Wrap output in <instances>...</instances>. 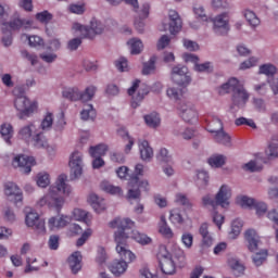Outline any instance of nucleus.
<instances>
[{"label":"nucleus","mask_w":278,"mask_h":278,"mask_svg":"<svg viewBox=\"0 0 278 278\" xmlns=\"http://www.w3.org/2000/svg\"><path fill=\"white\" fill-rule=\"evenodd\" d=\"M160 267L164 275H175L177 273V265H175L173 257L161 261Z\"/></svg>","instance_id":"28"},{"label":"nucleus","mask_w":278,"mask_h":278,"mask_svg":"<svg viewBox=\"0 0 278 278\" xmlns=\"http://www.w3.org/2000/svg\"><path fill=\"white\" fill-rule=\"evenodd\" d=\"M144 175V165L137 164L135 167V174L129 177L128 186L131 188L128 190L127 199H140V188L149 190V181H140V177Z\"/></svg>","instance_id":"5"},{"label":"nucleus","mask_w":278,"mask_h":278,"mask_svg":"<svg viewBox=\"0 0 278 278\" xmlns=\"http://www.w3.org/2000/svg\"><path fill=\"white\" fill-rule=\"evenodd\" d=\"M34 144L37 149H49V142L42 132H38L33 137Z\"/></svg>","instance_id":"43"},{"label":"nucleus","mask_w":278,"mask_h":278,"mask_svg":"<svg viewBox=\"0 0 278 278\" xmlns=\"http://www.w3.org/2000/svg\"><path fill=\"white\" fill-rule=\"evenodd\" d=\"M21 55L25 60H28L31 66H36V64H38V55H36L35 53H29L27 50H22Z\"/></svg>","instance_id":"59"},{"label":"nucleus","mask_w":278,"mask_h":278,"mask_svg":"<svg viewBox=\"0 0 278 278\" xmlns=\"http://www.w3.org/2000/svg\"><path fill=\"white\" fill-rule=\"evenodd\" d=\"M235 125L237 127H240L242 125H247L248 127H252V129H255L257 126L255 125V122L253 119H248L247 117H239L235 121Z\"/></svg>","instance_id":"60"},{"label":"nucleus","mask_w":278,"mask_h":278,"mask_svg":"<svg viewBox=\"0 0 278 278\" xmlns=\"http://www.w3.org/2000/svg\"><path fill=\"white\" fill-rule=\"evenodd\" d=\"M74 220H80L83 223H88V213L81 208H75L73 211Z\"/></svg>","instance_id":"54"},{"label":"nucleus","mask_w":278,"mask_h":278,"mask_svg":"<svg viewBox=\"0 0 278 278\" xmlns=\"http://www.w3.org/2000/svg\"><path fill=\"white\" fill-rule=\"evenodd\" d=\"M168 18H169V34L175 36V34H179L181 31L182 22L181 17L179 16V13L175 10H169L168 12Z\"/></svg>","instance_id":"18"},{"label":"nucleus","mask_w":278,"mask_h":278,"mask_svg":"<svg viewBox=\"0 0 278 278\" xmlns=\"http://www.w3.org/2000/svg\"><path fill=\"white\" fill-rule=\"evenodd\" d=\"M230 199H231V189L227 185H223L220 187L219 191L215 195V199L210 195H205L202 198V203L204 207L213 208L214 211L213 223L216 224L218 229L223 227V223H225V216H223L222 214H218V212H216V207H218V205L220 207H227L229 205Z\"/></svg>","instance_id":"3"},{"label":"nucleus","mask_w":278,"mask_h":278,"mask_svg":"<svg viewBox=\"0 0 278 278\" xmlns=\"http://www.w3.org/2000/svg\"><path fill=\"white\" fill-rule=\"evenodd\" d=\"M96 92L97 87L94 86L87 87L84 92H79L77 87H73L64 89L62 94L64 99L70 101H83V103H86V101H91Z\"/></svg>","instance_id":"7"},{"label":"nucleus","mask_w":278,"mask_h":278,"mask_svg":"<svg viewBox=\"0 0 278 278\" xmlns=\"http://www.w3.org/2000/svg\"><path fill=\"white\" fill-rule=\"evenodd\" d=\"M181 243L184 244L185 249H192V244H194V236H192L190 232L182 233Z\"/></svg>","instance_id":"55"},{"label":"nucleus","mask_w":278,"mask_h":278,"mask_svg":"<svg viewBox=\"0 0 278 278\" xmlns=\"http://www.w3.org/2000/svg\"><path fill=\"white\" fill-rule=\"evenodd\" d=\"M245 242H248V249L251 253H255L257 245L260 244V236L255 229H248L244 232Z\"/></svg>","instance_id":"19"},{"label":"nucleus","mask_w":278,"mask_h":278,"mask_svg":"<svg viewBox=\"0 0 278 278\" xmlns=\"http://www.w3.org/2000/svg\"><path fill=\"white\" fill-rule=\"evenodd\" d=\"M166 92L167 97L174 101H179L184 97V89L168 88Z\"/></svg>","instance_id":"52"},{"label":"nucleus","mask_w":278,"mask_h":278,"mask_svg":"<svg viewBox=\"0 0 278 278\" xmlns=\"http://www.w3.org/2000/svg\"><path fill=\"white\" fill-rule=\"evenodd\" d=\"M156 160L159 162H164L165 164H168V162H173V157L170 156V154H168L166 148H163L159 151V153L156 154Z\"/></svg>","instance_id":"56"},{"label":"nucleus","mask_w":278,"mask_h":278,"mask_svg":"<svg viewBox=\"0 0 278 278\" xmlns=\"http://www.w3.org/2000/svg\"><path fill=\"white\" fill-rule=\"evenodd\" d=\"M88 203H90L91 207L97 212V214H101V212H105V200L99 198V195L91 193L88 197Z\"/></svg>","instance_id":"25"},{"label":"nucleus","mask_w":278,"mask_h":278,"mask_svg":"<svg viewBox=\"0 0 278 278\" xmlns=\"http://www.w3.org/2000/svg\"><path fill=\"white\" fill-rule=\"evenodd\" d=\"M208 164L212 166V168H220L222 166H225V156L223 155H213L208 159Z\"/></svg>","instance_id":"46"},{"label":"nucleus","mask_w":278,"mask_h":278,"mask_svg":"<svg viewBox=\"0 0 278 278\" xmlns=\"http://www.w3.org/2000/svg\"><path fill=\"white\" fill-rule=\"evenodd\" d=\"M228 266L237 273L236 275L239 277V275H242L244 273V265L241 264L238 258L230 257L228 258Z\"/></svg>","instance_id":"42"},{"label":"nucleus","mask_w":278,"mask_h":278,"mask_svg":"<svg viewBox=\"0 0 278 278\" xmlns=\"http://www.w3.org/2000/svg\"><path fill=\"white\" fill-rule=\"evenodd\" d=\"M0 134L3 140L10 144V140H12V136H14V128L11 126V124L4 123L0 126Z\"/></svg>","instance_id":"31"},{"label":"nucleus","mask_w":278,"mask_h":278,"mask_svg":"<svg viewBox=\"0 0 278 278\" xmlns=\"http://www.w3.org/2000/svg\"><path fill=\"white\" fill-rule=\"evenodd\" d=\"M68 176L61 174L55 181V186H51L49 192L38 201L39 207L47 206L50 210H55L58 214H60L62 207H64L65 200L63 197H60L58 192H62L65 197L71 194L72 189L71 186L66 184Z\"/></svg>","instance_id":"2"},{"label":"nucleus","mask_w":278,"mask_h":278,"mask_svg":"<svg viewBox=\"0 0 278 278\" xmlns=\"http://www.w3.org/2000/svg\"><path fill=\"white\" fill-rule=\"evenodd\" d=\"M27 38L29 47H42V45H45V40L39 36H29Z\"/></svg>","instance_id":"63"},{"label":"nucleus","mask_w":278,"mask_h":278,"mask_svg":"<svg viewBox=\"0 0 278 278\" xmlns=\"http://www.w3.org/2000/svg\"><path fill=\"white\" fill-rule=\"evenodd\" d=\"M169 220L173 225H184V216H181L177 208L170 211Z\"/></svg>","instance_id":"51"},{"label":"nucleus","mask_w":278,"mask_h":278,"mask_svg":"<svg viewBox=\"0 0 278 278\" xmlns=\"http://www.w3.org/2000/svg\"><path fill=\"white\" fill-rule=\"evenodd\" d=\"M34 129H36V126H34V124H30L28 126H24L18 131L20 138H22V140H26V142L29 141L31 139V134H33Z\"/></svg>","instance_id":"45"},{"label":"nucleus","mask_w":278,"mask_h":278,"mask_svg":"<svg viewBox=\"0 0 278 278\" xmlns=\"http://www.w3.org/2000/svg\"><path fill=\"white\" fill-rule=\"evenodd\" d=\"M266 257H268V251L262 250L261 252L255 253L252 260L255 266H262V264L266 262Z\"/></svg>","instance_id":"49"},{"label":"nucleus","mask_w":278,"mask_h":278,"mask_svg":"<svg viewBox=\"0 0 278 278\" xmlns=\"http://www.w3.org/2000/svg\"><path fill=\"white\" fill-rule=\"evenodd\" d=\"M70 268L74 275L81 270V252H74L67 260Z\"/></svg>","instance_id":"24"},{"label":"nucleus","mask_w":278,"mask_h":278,"mask_svg":"<svg viewBox=\"0 0 278 278\" xmlns=\"http://www.w3.org/2000/svg\"><path fill=\"white\" fill-rule=\"evenodd\" d=\"M217 92L218 94H229V92H232V104L238 108H240V105H247V101H249L250 97L244 86H242L240 80L236 77L229 78L227 83L218 87Z\"/></svg>","instance_id":"4"},{"label":"nucleus","mask_w":278,"mask_h":278,"mask_svg":"<svg viewBox=\"0 0 278 278\" xmlns=\"http://www.w3.org/2000/svg\"><path fill=\"white\" fill-rule=\"evenodd\" d=\"M108 153V144L105 143H100L94 147H90L89 149V154L91 157H103Z\"/></svg>","instance_id":"32"},{"label":"nucleus","mask_w":278,"mask_h":278,"mask_svg":"<svg viewBox=\"0 0 278 278\" xmlns=\"http://www.w3.org/2000/svg\"><path fill=\"white\" fill-rule=\"evenodd\" d=\"M197 177V186L200 190L205 188L210 182V175L205 170H199Z\"/></svg>","instance_id":"40"},{"label":"nucleus","mask_w":278,"mask_h":278,"mask_svg":"<svg viewBox=\"0 0 278 278\" xmlns=\"http://www.w3.org/2000/svg\"><path fill=\"white\" fill-rule=\"evenodd\" d=\"M156 257L159 262H164V260H169L170 257H173V254L168 252V248H166V245L161 244L159 245Z\"/></svg>","instance_id":"47"},{"label":"nucleus","mask_w":278,"mask_h":278,"mask_svg":"<svg viewBox=\"0 0 278 278\" xmlns=\"http://www.w3.org/2000/svg\"><path fill=\"white\" fill-rule=\"evenodd\" d=\"M213 22V29L217 36H227L229 34V21L227 20V13L217 15Z\"/></svg>","instance_id":"14"},{"label":"nucleus","mask_w":278,"mask_h":278,"mask_svg":"<svg viewBox=\"0 0 278 278\" xmlns=\"http://www.w3.org/2000/svg\"><path fill=\"white\" fill-rule=\"evenodd\" d=\"M24 25H25V21L21 18H15L10 23L4 22L2 23V34H5L8 31V27L10 29L16 30V29H21V27H23Z\"/></svg>","instance_id":"33"},{"label":"nucleus","mask_w":278,"mask_h":278,"mask_svg":"<svg viewBox=\"0 0 278 278\" xmlns=\"http://www.w3.org/2000/svg\"><path fill=\"white\" fill-rule=\"evenodd\" d=\"M159 233H161V236H163L164 238H167V240H170L173 236H175L173 229H170V226H168V223L166 222L165 215H162L160 217Z\"/></svg>","instance_id":"27"},{"label":"nucleus","mask_w":278,"mask_h":278,"mask_svg":"<svg viewBox=\"0 0 278 278\" xmlns=\"http://www.w3.org/2000/svg\"><path fill=\"white\" fill-rule=\"evenodd\" d=\"M127 45L130 46V53L131 55H138L140 53H142V49H143V45L142 41L140 39H130Z\"/></svg>","instance_id":"37"},{"label":"nucleus","mask_w":278,"mask_h":278,"mask_svg":"<svg viewBox=\"0 0 278 278\" xmlns=\"http://www.w3.org/2000/svg\"><path fill=\"white\" fill-rule=\"evenodd\" d=\"M172 79L177 86L186 88L192 81L186 65H176L172 68Z\"/></svg>","instance_id":"9"},{"label":"nucleus","mask_w":278,"mask_h":278,"mask_svg":"<svg viewBox=\"0 0 278 278\" xmlns=\"http://www.w3.org/2000/svg\"><path fill=\"white\" fill-rule=\"evenodd\" d=\"M25 223L27 227H33V229L38 231V233H47L45 220L40 219V215H38V213L30 211L28 214H26Z\"/></svg>","instance_id":"13"},{"label":"nucleus","mask_w":278,"mask_h":278,"mask_svg":"<svg viewBox=\"0 0 278 278\" xmlns=\"http://www.w3.org/2000/svg\"><path fill=\"white\" fill-rule=\"evenodd\" d=\"M149 10H151V5L149 3H144L141 7V10L138 12L139 20H135V28L139 34H142L144 31V18H149Z\"/></svg>","instance_id":"21"},{"label":"nucleus","mask_w":278,"mask_h":278,"mask_svg":"<svg viewBox=\"0 0 278 278\" xmlns=\"http://www.w3.org/2000/svg\"><path fill=\"white\" fill-rule=\"evenodd\" d=\"M269 156L270 157H278V136H274L268 146Z\"/></svg>","instance_id":"53"},{"label":"nucleus","mask_w":278,"mask_h":278,"mask_svg":"<svg viewBox=\"0 0 278 278\" xmlns=\"http://www.w3.org/2000/svg\"><path fill=\"white\" fill-rule=\"evenodd\" d=\"M51 184V178L48 173H39L37 175V186L39 188H47Z\"/></svg>","instance_id":"50"},{"label":"nucleus","mask_w":278,"mask_h":278,"mask_svg":"<svg viewBox=\"0 0 278 278\" xmlns=\"http://www.w3.org/2000/svg\"><path fill=\"white\" fill-rule=\"evenodd\" d=\"M72 29H74V31H79L81 38H88L89 40H92L94 36L103 34V30L105 28L103 27V24H101V22L92 20L90 23V27L84 26L79 23H74Z\"/></svg>","instance_id":"8"},{"label":"nucleus","mask_w":278,"mask_h":278,"mask_svg":"<svg viewBox=\"0 0 278 278\" xmlns=\"http://www.w3.org/2000/svg\"><path fill=\"white\" fill-rule=\"evenodd\" d=\"M256 203L257 201H255V199L249 198L247 195L239 198V204L241 207H255Z\"/></svg>","instance_id":"58"},{"label":"nucleus","mask_w":278,"mask_h":278,"mask_svg":"<svg viewBox=\"0 0 278 278\" xmlns=\"http://www.w3.org/2000/svg\"><path fill=\"white\" fill-rule=\"evenodd\" d=\"M4 194H7V197H13L11 201H14L15 205L23 203V191H21L18 186L14 182H7L4 185Z\"/></svg>","instance_id":"17"},{"label":"nucleus","mask_w":278,"mask_h":278,"mask_svg":"<svg viewBox=\"0 0 278 278\" xmlns=\"http://www.w3.org/2000/svg\"><path fill=\"white\" fill-rule=\"evenodd\" d=\"M143 118H144L146 125H148V127H151L152 129H156V127L162 123V119L160 118V114L155 112L144 115Z\"/></svg>","instance_id":"29"},{"label":"nucleus","mask_w":278,"mask_h":278,"mask_svg":"<svg viewBox=\"0 0 278 278\" xmlns=\"http://www.w3.org/2000/svg\"><path fill=\"white\" fill-rule=\"evenodd\" d=\"M117 134L118 136H121V138L128 141L125 147V153H129L131 151V148L134 147V139L131 138V136H129V132L125 128H119L117 130Z\"/></svg>","instance_id":"36"},{"label":"nucleus","mask_w":278,"mask_h":278,"mask_svg":"<svg viewBox=\"0 0 278 278\" xmlns=\"http://www.w3.org/2000/svg\"><path fill=\"white\" fill-rule=\"evenodd\" d=\"M243 16L252 27H257V25H260V17H257L255 12L247 9L243 11Z\"/></svg>","instance_id":"38"},{"label":"nucleus","mask_w":278,"mask_h":278,"mask_svg":"<svg viewBox=\"0 0 278 278\" xmlns=\"http://www.w3.org/2000/svg\"><path fill=\"white\" fill-rule=\"evenodd\" d=\"M70 220L71 218L65 215H61L60 217H51L48 220V227L51 231L62 229L68 225Z\"/></svg>","instance_id":"22"},{"label":"nucleus","mask_w":278,"mask_h":278,"mask_svg":"<svg viewBox=\"0 0 278 278\" xmlns=\"http://www.w3.org/2000/svg\"><path fill=\"white\" fill-rule=\"evenodd\" d=\"M119 256L122 261H114L110 266V270L115 277H121V275L127 270V262H130L128 260H124L123 255Z\"/></svg>","instance_id":"23"},{"label":"nucleus","mask_w":278,"mask_h":278,"mask_svg":"<svg viewBox=\"0 0 278 278\" xmlns=\"http://www.w3.org/2000/svg\"><path fill=\"white\" fill-rule=\"evenodd\" d=\"M53 18V15L49 11L39 12L36 14V20L39 23H49Z\"/></svg>","instance_id":"61"},{"label":"nucleus","mask_w":278,"mask_h":278,"mask_svg":"<svg viewBox=\"0 0 278 278\" xmlns=\"http://www.w3.org/2000/svg\"><path fill=\"white\" fill-rule=\"evenodd\" d=\"M254 210L256 212V215L264 216V214H266V212H268V206L264 202H256L254 204Z\"/></svg>","instance_id":"62"},{"label":"nucleus","mask_w":278,"mask_h":278,"mask_svg":"<svg viewBox=\"0 0 278 278\" xmlns=\"http://www.w3.org/2000/svg\"><path fill=\"white\" fill-rule=\"evenodd\" d=\"M81 47V38H74L67 42V49L70 51H77Z\"/></svg>","instance_id":"64"},{"label":"nucleus","mask_w":278,"mask_h":278,"mask_svg":"<svg viewBox=\"0 0 278 278\" xmlns=\"http://www.w3.org/2000/svg\"><path fill=\"white\" fill-rule=\"evenodd\" d=\"M70 168L74 175L72 176V179H77L78 177H81V173L84 168H83V159L79 151H75L72 153L70 157Z\"/></svg>","instance_id":"15"},{"label":"nucleus","mask_w":278,"mask_h":278,"mask_svg":"<svg viewBox=\"0 0 278 278\" xmlns=\"http://www.w3.org/2000/svg\"><path fill=\"white\" fill-rule=\"evenodd\" d=\"M242 222L240 218H237L231 224V231L230 233L233 236V238H237V236H240V232L242 231Z\"/></svg>","instance_id":"57"},{"label":"nucleus","mask_w":278,"mask_h":278,"mask_svg":"<svg viewBox=\"0 0 278 278\" xmlns=\"http://www.w3.org/2000/svg\"><path fill=\"white\" fill-rule=\"evenodd\" d=\"M180 116L185 123H197L199 121V113L194 105L190 102L179 105Z\"/></svg>","instance_id":"12"},{"label":"nucleus","mask_w":278,"mask_h":278,"mask_svg":"<svg viewBox=\"0 0 278 278\" xmlns=\"http://www.w3.org/2000/svg\"><path fill=\"white\" fill-rule=\"evenodd\" d=\"M51 127H53V113L48 112L41 121L40 128L42 131H47L48 129H51Z\"/></svg>","instance_id":"48"},{"label":"nucleus","mask_w":278,"mask_h":278,"mask_svg":"<svg viewBox=\"0 0 278 278\" xmlns=\"http://www.w3.org/2000/svg\"><path fill=\"white\" fill-rule=\"evenodd\" d=\"M100 188L101 190L108 192L109 194H116L117 197H121V194H123V189H121V187L111 185L108 181H102Z\"/></svg>","instance_id":"34"},{"label":"nucleus","mask_w":278,"mask_h":278,"mask_svg":"<svg viewBox=\"0 0 278 278\" xmlns=\"http://www.w3.org/2000/svg\"><path fill=\"white\" fill-rule=\"evenodd\" d=\"M80 117L83 121H94L97 117V111L92 104H87L86 108L80 112Z\"/></svg>","instance_id":"35"},{"label":"nucleus","mask_w":278,"mask_h":278,"mask_svg":"<svg viewBox=\"0 0 278 278\" xmlns=\"http://www.w3.org/2000/svg\"><path fill=\"white\" fill-rule=\"evenodd\" d=\"M17 92L20 96L15 98L14 105L16 111L20 112V117L31 116L34 111L38 110V103L29 101L22 89H14V94H17Z\"/></svg>","instance_id":"6"},{"label":"nucleus","mask_w":278,"mask_h":278,"mask_svg":"<svg viewBox=\"0 0 278 278\" xmlns=\"http://www.w3.org/2000/svg\"><path fill=\"white\" fill-rule=\"evenodd\" d=\"M135 223L129 218L116 217L114 220L109 223L111 229H117L115 232L116 251L118 255H122L124 260L134 262L136 254L127 249V240L131 238L139 244H151V238L144 233H140L138 230H134Z\"/></svg>","instance_id":"1"},{"label":"nucleus","mask_w":278,"mask_h":278,"mask_svg":"<svg viewBox=\"0 0 278 278\" xmlns=\"http://www.w3.org/2000/svg\"><path fill=\"white\" fill-rule=\"evenodd\" d=\"M139 151L143 162H151V159L153 157V148L149 146V141H141L139 143Z\"/></svg>","instance_id":"26"},{"label":"nucleus","mask_w":278,"mask_h":278,"mask_svg":"<svg viewBox=\"0 0 278 278\" xmlns=\"http://www.w3.org/2000/svg\"><path fill=\"white\" fill-rule=\"evenodd\" d=\"M174 260H176L179 268H184L186 266V252L180 248L176 249L174 251Z\"/></svg>","instance_id":"44"},{"label":"nucleus","mask_w":278,"mask_h":278,"mask_svg":"<svg viewBox=\"0 0 278 278\" xmlns=\"http://www.w3.org/2000/svg\"><path fill=\"white\" fill-rule=\"evenodd\" d=\"M266 164V159L262 157V154H256V159L252 160L243 165V170H249V173H260Z\"/></svg>","instance_id":"20"},{"label":"nucleus","mask_w":278,"mask_h":278,"mask_svg":"<svg viewBox=\"0 0 278 278\" xmlns=\"http://www.w3.org/2000/svg\"><path fill=\"white\" fill-rule=\"evenodd\" d=\"M157 62V56L153 55L150 60L143 63L142 75H151L155 73V63Z\"/></svg>","instance_id":"39"},{"label":"nucleus","mask_w":278,"mask_h":278,"mask_svg":"<svg viewBox=\"0 0 278 278\" xmlns=\"http://www.w3.org/2000/svg\"><path fill=\"white\" fill-rule=\"evenodd\" d=\"M12 165L14 168H20L24 175L31 173V166L36 165V159L33 156L17 155L13 159Z\"/></svg>","instance_id":"11"},{"label":"nucleus","mask_w":278,"mask_h":278,"mask_svg":"<svg viewBox=\"0 0 278 278\" xmlns=\"http://www.w3.org/2000/svg\"><path fill=\"white\" fill-rule=\"evenodd\" d=\"M185 62H192L194 65V71L198 73H212L214 71V67L212 66V63L205 62L202 64H199V56L192 54V53H186L182 55Z\"/></svg>","instance_id":"16"},{"label":"nucleus","mask_w":278,"mask_h":278,"mask_svg":"<svg viewBox=\"0 0 278 278\" xmlns=\"http://www.w3.org/2000/svg\"><path fill=\"white\" fill-rule=\"evenodd\" d=\"M147 94H149V87L148 86L140 87L137 96L132 97L131 108L134 109L138 108L140 103H142V100L144 99V97H147Z\"/></svg>","instance_id":"30"},{"label":"nucleus","mask_w":278,"mask_h":278,"mask_svg":"<svg viewBox=\"0 0 278 278\" xmlns=\"http://www.w3.org/2000/svg\"><path fill=\"white\" fill-rule=\"evenodd\" d=\"M258 73L261 75H266V77H273L277 74V66L267 63L260 66Z\"/></svg>","instance_id":"41"},{"label":"nucleus","mask_w":278,"mask_h":278,"mask_svg":"<svg viewBox=\"0 0 278 278\" xmlns=\"http://www.w3.org/2000/svg\"><path fill=\"white\" fill-rule=\"evenodd\" d=\"M215 125L216 128L212 127V125L210 126V134L213 135L215 142L229 147L231 144V137L223 129V122L216 121Z\"/></svg>","instance_id":"10"}]
</instances>
